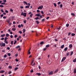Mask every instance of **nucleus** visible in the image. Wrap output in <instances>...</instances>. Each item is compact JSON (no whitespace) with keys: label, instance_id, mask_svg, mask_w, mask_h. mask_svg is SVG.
Wrapping results in <instances>:
<instances>
[{"label":"nucleus","instance_id":"nucleus-1","mask_svg":"<svg viewBox=\"0 0 76 76\" xmlns=\"http://www.w3.org/2000/svg\"><path fill=\"white\" fill-rule=\"evenodd\" d=\"M5 46L6 44L5 43H3V42H2L1 43V47H5Z\"/></svg>","mask_w":76,"mask_h":76},{"label":"nucleus","instance_id":"nucleus-2","mask_svg":"<svg viewBox=\"0 0 76 76\" xmlns=\"http://www.w3.org/2000/svg\"><path fill=\"white\" fill-rule=\"evenodd\" d=\"M66 59V57H64L62 59V60L61 61V62H63Z\"/></svg>","mask_w":76,"mask_h":76},{"label":"nucleus","instance_id":"nucleus-3","mask_svg":"<svg viewBox=\"0 0 76 76\" xmlns=\"http://www.w3.org/2000/svg\"><path fill=\"white\" fill-rule=\"evenodd\" d=\"M42 8H43V6L42 5L41 6H40L38 8V9H42Z\"/></svg>","mask_w":76,"mask_h":76},{"label":"nucleus","instance_id":"nucleus-4","mask_svg":"<svg viewBox=\"0 0 76 76\" xmlns=\"http://www.w3.org/2000/svg\"><path fill=\"white\" fill-rule=\"evenodd\" d=\"M53 74V71L50 72L49 73V75H52Z\"/></svg>","mask_w":76,"mask_h":76},{"label":"nucleus","instance_id":"nucleus-5","mask_svg":"<svg viewBox=\"0 0 76 76\" xmlns=\"http://www.w3.org/2000/svg\"><path fill=\"white\" fill-rule=\"evenodd\" d=\"M41 15L40 14H36L35 15V16H40Z\"/></svg>","mask_w":76,"mask_h":76},{"label":"nucleus","instance_id":"nucleus-6","mask_svg":"<svg viewBox=\"0 0 76 76\" xmlns=\"http://www.w3.org/2000/svg\"><path fill=\"white\" fill-rule=\"evenodd\" d=\"M23 15L25 17H26V13L25 12L24 14H23Z\"/></svg>","mask_w":76,"mask_h":76},{"label":"nucleus","instance_id":"nucleus-7","mask_svg":"<svg viewBox=\"0 0 76 76\" xmlns=\"http://www.w3.org/2000/svg\"><path fill=\"white\" fill-rule=\"evenodd\" d=\"M58 69H57L54 72V73H57L58 72Z\"/></svg>","mask_w":76,"mask_h":76},{"label":"nucleus","instance_id":"nucleus-8","mask_svg":"<svg viewBox=\"0 0 76 76\" xmlns=\"http://www.w3.org/2000/svg\"><path fill=\"white\" fill-rule=\"evenodd\" d=\"M4 70H1L0 71V73H4Z\"/></svg>","mask_w":76,"mask_h":76},{"label":"nucleus","instance_id":"nucleus-9","mask_svg":"<svg viewBox=\"0 0 76 76\" xmlns=\"http://www.w3.org/2000/svg\"><path fill=\"white\" fill-rule=\"evenodd\" d=\"M74 72L75 74L76 73V68L74 69Z\"/></svg>","mask_w":76,"mask_h":76},{"label":"nucleus","instance_id":"nucleus-10","mask_svg":"<svg viewBox=\"0 0 76 76\" xmlns=\"http://www.w3.org/2000/svg\"><path fill=\"white\" fill-rule=\"evenodd\" d=\"M64 45H63L61 46V48H62V49H63V48H64Z\"/></svg>","mask_w":76,"mask_h":76},{"label":"nucleus","instance_id":"nucleus-11","mask_svg":"<svg viewBox=\"0 0 76 76\" xmlns=\"http://www.w3.org/2000/svg\"><path fill=\"white\" fill-rule=\"evenodd\" d=\"M5 35H6V34H3L1 35V37H5Z\"/></svg>","mask_w":76,"mask_h":76},{"label":"nucleus","instance_id":"nucleus-12","mask_svg":"<svg viewBox=\"0 0 76 76\" xmlns=\"http://www.w3.org/2000/svg\"><path fill=\"white\" fill-rule=\"evenodd\" d=\"M36 20H38V19H40V18H39V17H37L35 18Z\"/></svg>","mask_w":76,"mask_h":76},{"label":"nucleus","instance_id":"nucleus-13","mask_svg":"<svg viewBox=\"0 0 76 76\" xmlns=\"http://www.w3.org/2000/svg\"><path fill=\"white\" fill-rule=\"evenodd\" d=\"M8 39V38L6 37L5 38H4V41H7V40Z\"/></svg>","mask_w":76,"mask_h":76},{"label":"nucleus","instance_id":"nucleus-14","mask_svg":"<svg viewBox=\"0 0 76 76\" xmlns=\"http://www.w3.org/2000/svg\"><path fill=\"white\" fill-rule=\"evenodd\" d=\"M23 2L24 3H25V4H26V5H28V3H27V2H26L24 1Z\"/></svg>","mask_w":76,"mask_h":76},{"label":"nucleus","instance_id":"nucleus-15","mask_svg":"<svg viewBox=\"0 0 76 76\" xmlns=\"http://www.w3.org/2000/svg\"><path fill=\"white\" fill-rule=\"evenodd\" d=\"M69 48H72V44H70V45L69 46Z\"/></svg>","mask_w":76,"mask_h":76},{"label":"nucleus","instance_id":"nucleus-16","mask_svg":"<svg viewBox=\"0 0 76 76\" xmlns=\"http://www.w3.org/2000/svg\"><path fill=\"white\" fill-rule=\"evenodd\" d=\"M23 33H25V31H26V30L24 28L23 29Z\"/></svg>","mask_w":76,"mask_h":76},{"label":"nucleus","instance_id":"nucleus-17","mask_svg":"<svg viewBox=\"0 0 76 76\" xmlns=\"http://www.w3.org/2000/svg\"><path fill=\"white\" fill-rule=\"evenodd\" d=\"M26 8L27 9V8H29V6L28 5H27L26 6Z\"/></svg>","mask_w":76,"mask_h":76},{"label":"nucleus","instance_id":"nucleus-18","mask_svg":"<svg viewBox=\"0 0 76 76\" xmlns=\"http://www.w3.org/2000/svg\"><path fill=\"white\" fill-rule=\"evenodd\" d=\"M50 47V45H46V47L47 48H48Z\"/></svg>","mask_w":76,"mask_h":76},{"label":"nucleus","instance_id":"nucleus-19","mask_svg":"<svg viewBox=\"0 0 76 76\" xmlns=\"http://www.w3.org/2000/svg\"><path fill=\"white\" fill-rule=\"evenodd\" d=\"M71 55L70 56H72L73 55V51H72L70 53Z\"/></svg>","mask_w":76,"mask_h":76},{"label":"nucleus","instance_id":"nucleus-20","mask_svg":"<svg viewBox=\"0 0 76 76\" xmlns=\"http://www.w3.org/2000/svg\"><path fill=\"white\" fill-rule=\"evenodd\" d=\"M36 74L38 76H41V74L40 73H37Z\"/></svg>","mask_w":76,"mask_h":76},{"label":"nucleus","instance_id":"nucleus-21","mask_svg":"<svg viewBox=\"0 0 76 76\" xmlns=\"http://www.w3.org/2000/svg\"><path fill=\"white\" fill-rule=\"evenodd\" d=\"M64 51H67V47H66L64 49Z\"/></svg>","mask_w":76,"mask_h":76},{"label":"nucleus","instance_id":"nucleus-22","mask_svg":"<svg viewBox=\"0 0 76 76\" xmlns=\"http://www.w3.org/2000/svg\"><path fill=\"white\" fill-rule=\"evenodd\" d=\"M6 36L7 37H9V34H6Z\"/></svg>","mask_w":76,"mask_h":76},{"label":"nucleus","instance_id":"nucleus-23","mask_svg":"<svg viewBox=\"0 0 76 76\" xmlns=\"http://www.w3.org/2000/svg\"><path fill=\"white\" fill-rule=\"evenodd\" d=\"M11 45H13V41H12L11 42Z\"/></svg>","mask_w":76,"mask_h":76},{"label":"nucleus","instance_id":"nucleus-24","mask_svg":"<svg viewBox=\"0 0 76 76\" xmlns=\"http://www.w3.org/2000/svg\"><path fill=\"white\" fill-rule=\"evenodd\" d=\"M73 62H74V63H75V62H76V58L73 60Z\"/></svg>","mask_w":76,"mask_h":76},{"label":"nucleus","instance_id":"nucleus-25","mask_svg":"<svg viewBox=\"0 0 76 76\" xmlns=\"http://www.w3.org/2000/svg\"><path fill=\"white\" fill-rule=\"evenodd\" d=\"M71 15H72V16H75V14L74 13H72L71 14Z\"/></svg>","mask_w":76,"mask_h":76},{"label":"nucleus","instance_id":"nucleus-26","mask_svg":"<svg viewBox=\"0 0 76 76\" xmlns=\"http://www.w3.org/2000/svg\"><path fill=\"white\" fill-rule=\"evenodd\" d=\"M10 19L9 20H7V22H8V23H10Z\"/></svg>","mask_w":76,"mask_h":76},{"label":"nucleus","instance_id":"nucleus-27","mask_svg":"<svg viewBox=\"0 0 76 76\" xmlns=\"http://www.w3.org/2000/svg\"><path fill=\"white\" fill-rule=\"evenodd\" d=\"M20 46L18 45V46L16 47V48H20Z\"/></svg>","mask_w":76,"mask_h":76},{"label":"nucleus","instance_id":"nucleus-28","mask_svg":"<svg viewBox=\"0 0 76 76\" xmlns=\"http://www.w3.org/2000/svg\"><path fill=\"white\" fill-rule=\"evenodd\" d=\"M4 42L6 44H8V42H7V40L6 41H4Z\"/></svg>","mask_w":76,"mask_h":76},{"label":"nucleus","instance_id":"nucleus-29","mask_svg":"<svg viewBox=\"0 0 76 76\" xmlns=\"http://www.w3.org/2000/svg\"><path fill=\"white\" fill-rule=\"evenodd\" d=\"M66 27H69V24H67L66 25Z\"/></svg>","mask_w":76,"mask_h":76},{"label":"nucleus","instance_id":"nucleus-30","mask_svg":"<svg viewBox=\"0 0 76 76\" xmlns=\"http://www.w3.org/2000/svg\"><path fill=\"white\" fill-rule=\"evenodd\" d=\"M44 42H40V44H41V45H42V44H44Z\"/></svg>","mask_w":76,"mask_h":76},{"label":"nucleus","instance_id":"nucleus-31","mask_svg":"<svg viewBox=\"0 0 76 76\" xmlns=\"http://www.w3.org/2000/svg\"><path fill=\"white\" fill-rule=\"evenodd\" d=\"M53 4L54 5L55 7H57V4H56V3H54Z\"/></svg>","mask_w":76,"mask_h":76},{"label":"nucleus","instance_id":"nucleus-32","mask_svg":"<svg viewBox=\"0 0 76 76\" xmlns=\"http://www.w3.org/2000/svg\"><path fill=\"white\" fill-rule=\"evenodd\" d=\"M72 36H75V34L74 33H72L71 34Z\"/></svg>","mask_w":76,"mask_h":76},{"label":"nucleus","instance_id":"nucleus-33","mask_svg":"<svg viewBox=\"0 0 76 76\" xmlns=\"http://www.w3.org/2000/svg\"><path fill=\"white\" fill-rule=\"evenodd\" d=\"M0 7H4V6L2 5H0Z\"/></svg>","mask_w":76,"mask_h":76},{"label":"nucleus","instance_id":"nucleus-34","mask_svg":"<svg viewBox=\"0 0 76 76\" xmlns=\"http://www.w3.org/2000/svg\"><path fill=\"white\" fill-rule=\"evenodd\" d=\"M31 73H33L34 72V70L33 69H32L31 71H30Z\"/></svg>","mask_w":76,"mask_h":76},{"label":"nucleus","instance_id":"nucleus-35","mask_svg":"<svg viewBox=\"0 0 76 76\" xmlns=\"http://www.w3.org/2000/svg\"><path fill=\"white\" fill-rule=\"evenodd\" d=\"M60 6V8H62V7H63V5L62 4H61Z\"/></svg>","mask_w":76,"mask_h":76},{"label":"nucleus","instance_id":"nucleus-36","mask_svg":"<svg viewBox=\"0 0 76 76\" xmlns=\"http://www.w3.org/2000/svg\"><path fill=\"white\" fill-rule=\"evenodd\" d=\"M10 12H13V9H10Z\"/></svg>","mask_w":76,"mask_h":76},{"label":"nucleus","instance_id":"nucleus-37","mask_svg":"<svg viewBox=\"0 0 76 76\" xmlns=\"http://www.w3.org/2000/svg\"><path fill=\"white\" fill-rule=\"evenodd\" d=\"M36 22L37 24H38L39 23L38 21H36Z\"/></svg>","mask_w":76,"mask_h":76},{"label":"nucleus","instance_id":"nucleus-38","mask_svg":"<svg viewBox=\"0 0 76 76\" xmlns=\"http://www.w3.org/2000/svg\"><path fill=\"white\" fill-rule=\"evenodd\" d=\"M45 21V19H43L42 20V22H44V21Z\"/></svg>","mask_w":76,"mask_h":76},{"label":"nucleus","instance_id":"nucleus-39","mask_svg":"<svg viewBox=\"0 0 76 76\" xmlns=\"http://www.w3.org/2000/svg\"><path fill=\"white\" fill-rule=\"evenodd\" d=\"M5 12L6 13H9V11H8L7 10H5Z\"/></svg>","mask_w":76,"mask_h":76},{"label":"nucleus","instance_id":"nucleus-40","mask_svg":"<svg viewBox=\"0 0 76 76\" xmlns=\"http://www.w3.org/2000/svg\"><path fill=\"white\" fill-rule=\"evenodd\" d=\"M16 28H12V30H13V31H16Z\"/></svg>","mask_w":76,"mask_h":76},{"label":"nucleus","instance_id":"nucleus-41","mask_svg":"<svg viewBox=\"0 0 76 76\" xmlns=\"http://www.w3.org/2000/svg\"><path fill=\"white\" fill-rule=\"evenodd\" d=\"M46 49H47V48H44L43 49V51H46Z\"/></svg>","mask_w":76,"mask_h":76},{"label":"nucleus","instance_id":"nucleus-42","mask_svg":"<svg viewBox=\"0 0 76 76\" xmlns=\"http://www.w3.org/2000/svg\"><path fill=\"white\" fill-rule=\"evenodd\" d=\"M9 68L10 69H12V66H9Z\"/></svg>","mask_w":76,"mask_h":76},{"label":"nucleus","instance_id":"nucleus-43","mask_svg":"<svg viewBox=\"0 0 76 76\" xmlns=\"http://www.w3.org/2000/svg\"><path fill=\"white\" fill-rule=\"evenodd\" d=\"M16 42H17V41H15L14 43V44H16Z\"/></svg>","mask_w":76,"mask_h":76},{"label":"nucleus","instance_id":"nucleus-44","mask_svg":"<svg viewBox=\"0 0 76 76\" xmlns=\"http://www.w3.org/2000/svg\"><path fill=\"white\" fill-rule=\"evenodd\" d=\"M8 55L9 56H11V54H10V53H8Z\"/></svg>","mask_w":76,"mask_h":76},{"label":"nucleus","instance_id":"nucleus-45","mask_svg":"<svg viewBox=\"0 0 76 76\" xmlns=\"http://www.w3.org/2000/svg\"><path fill=\"white\" fill-rule=\"evenodd\" d=\"M18 28H21V26H20V25H18Z\"/></svg>","mask_w":76,"mask_h":76},{"label":"nucleus","instance_id":"nucleus-46","mask_svg":"<svg viewBox=\"0 0 76 76\" xmlns=\"http://www.w3.org/2000/svg\"><path fill=\"white\" fill-rule=\"evenodd\" d=\"M7 18V17L6 16H4L3 17V19H6Z\"/></svg>","mask_w":76,"mask_h":76},{"label":"nucleus","instance_id":"nucleus-47","mask_svg":"<svg viewBox=\"0 0 76 76\" xmlns=\"http://www.w3.org/2000/svg\"><path fill=\"white\" fill-rule=\"evenodd\" d=\"M54 40L55 41H58V40L57 39H55Z\"/></svg>","mask_w":76,"mask_h":76},{"label":"nucleus","instance_id":"nucleus-48","mask_svg":"<svg viewBox=\"0 0 76 76\" xmlns=\"http://www.w3.org/2000/svg\"><path fill=\"white\" fill-rule=\"evenodd\" d=\"M2 1L3 2H6L7 1L6 0H3Z\"/></svg>","mask_w":76,"mask_h":76},{"label":"nucleus","instance_id":"nucleus-49","mask_svg":"<svg viewBox=\"0 0 76 76\" xmlns=\"http://www.w3.org/2000/svg\"><path fill=\"white\" fill-rule=\"evenodd\" d=\"M16 22H15V21H13V24L14 25H15V24H16Z\"/></svg>","mask_w":76,"mask_h":76},{"label":"nucleus","instance_id":"nucleus-50","mask_svg":"<svg viewBox=\"0 0 76 76\" xmlns=\"http://www.w3.org/2000/svg\"><path fill=\"white\" fill-rule=\"evenodd\" d=\"M4 57V58H6V57H7V55L6 54L5 55Z\"/></svg>","mask_w":76,"mask_h":76},{"label":"nucleus","instance_id":"nucleus-51","mask_svg":"<svg viewBox=\"0 0 76 76\" xmlns=\"http://www.w3.org/2000/svg\"><path fill=\"white\" fill-rule=\"evenodd\" d=\"M18 69V67H16L15 69V70H16L17 69Z\"/></svg>","mask_w":76,"mask_h":76},{"label":"nucleus","instance_id":"nucleus-52","mask_svg":"<svg viewBox=\"0 0 76 76\" xmlns=\"http://www.w3.org/2000/svg\"><path fill=\"white\" fill-rule=\"evenodd\" d=\"M33 63H34V61H32L31 62V65H32V64Z\"/></svg>","mask_w":76,"mask_h":76},{"label":"nucleus","instance_id":"nucleus-53","mask_svg":"<svg viewBox=\"0 0 76 76\" xmlns=\"http://www.w3.org/2000/svg\"><path fill=\"white\" fill-rule=\"evenodd\" d=\"M66 55L67 56L69 55V52H68L66 53Z\"/></svg>","mask_w":76,"mask_h":76},{"label":"nucleus","instance_id":"nucleus-54","mask_svg":"<svg viewBox=\"0 0 76 76\" xmlns=\"http://www.w3.org/2000/svg\"><path fill=\"white\" fill-rule=\"evenodd\" d=\"M10 38H13V35H11L10 36Z\"/></svg>","mask_w":76,"mask_h":76},{"label":"nucleus","instance_id":"nucleus-55","mask_svg":"<svg viewBox=\"0 0 76 76\" xmlns=\"http://www.w3.org/2000/svg\"><path fill=\"white\" fill-rule=\"evenodd\" d=\"M1 4H5V2H3L1 3Z\"/></svg>","mask_w":76,"mask_h":76},{"label":"nucleus","instance_id":"nucleus-56","mask_svg":"<svg viewBox=\"0 0 76 76\" xmlns=\"http://www.w3.org/2000/svg\"><path fill=\"white\" fill-rule=\"evenodd\" d=\"M19 33L20 34H22V32L21 31H19Z\"/></svg>","mask_w":76,"mask_h":76},{"label":"nucleus","instance_id":"nucleus-57","mask_svg":"<svg viewBox=\"0 0 76 76\" xmlns=\"http://www.w3.org/2000/svg\"><path fill=\"white\" fill-rule=\"evenodd\" d=\"M33 15V14H31L30 15V17H31V18H32V16Z\"/></svg>","mask_w":76,"mask_h":76},{"label":"nucleus","instance_id":"nucleus-58","mask_svg":"<svg viewBox=\"0 0 76 76\" xmlns=\"http://www.w3.org/2000/svg\"><path fill=\"white\" fill-rule=\"evenodd\" d=\"M58 4H61V2H58Z\"/></svg>","mask_w":76,"mask_h":76},{"label":"nucleus","instance_id":"nucleus-59","mask_svg":"<svg viewBox=\"0 0 76 76\" xmlns=\"http://www.w3.org/2000/svg\"><path fill=\"white\" fill-rule=\"evenodd\" d=\"M1 12H2L4 13V11H3V9L1 10Z\"/></svg>","mask_w":76,"mask_h":76},{"label":"nucleus","instance_id":"nucleus-60","mask_svg":"<svg viewBox=\"0 0 76 76\" xmlns=\"http://www.w3.org/2000/svg\"><path fill=\"white\" fill-rule=\"evenodd\" d=\"M24 23H26V20H24Z\"/></svg>","mask_w":76,"mask_h":76},{"label":"nucleus","instance_id":"nucleus-61","mask_svg":"<svg viewBox=\"0 0 76 76\" xmlns=\"http://www.w3.org/2000/svg\"><path fill=\"white\" fill-rule=\"evenodd\" d=\"M15 60L16 61H19V60L17 59H15Z\"/></svg>","mask_w":76,"mask_h":76},{"label":"nucleus","instance_id":"nucleus-62","mask_svg":"<svg viewBox=\"0 0 76 76\" xmlns=\"http://www.w3.org/2000/svg\"><path fill=\"white\" fill-rule=\"evenodd\" d=\"M0 17H3V14L1 15L0 16Z\"/></svg>","mask_w":76,"mask_h":76},{"label":"nucleus","instance_id":"nucleus-63","mask_svg":"<svg viewBox=\"0 0 76 76\" xmlns=\"http://www.w3.org/2000/svg\"><path fill=\"white\" fill-rule=\"evenodd\" d=\"M10 73H12V71H10L8 73L9 74H10Z\"/></svg>","mask_w":76,"mask_h":76},{"label":"nucleus","instance_id":"nucleus-64","mask_svg":"<svg viewBox=\"0 0 76 76\" xmlns=\"http://www.w3.org/2000/svg\"><path fill=\"white\" fill-rule=\"evenodd\" d=\"M20 7L21 9H23V6H20Z\"/></svg>","mask_w":76,"mask_h":76}]
</instances>
